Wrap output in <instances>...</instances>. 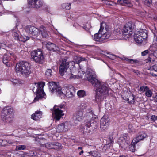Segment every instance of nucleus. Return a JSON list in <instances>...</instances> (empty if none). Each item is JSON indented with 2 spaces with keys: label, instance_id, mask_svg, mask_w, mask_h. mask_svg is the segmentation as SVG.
I'll list each match as a JSON object with an SVG mask.
<instances>
[{
  "label": "nucleus",
  "instance_id": "obj_1",
  "mask_svg": "<svg viewBox=\"0 0 157 157\" xmlns=\"http://www.w3.org/2000/svg\"><path fill=\"white\" fill-rule=\"evenodd\" d=\"M88 80L92 86L97 87L96 90L95 100L97 103L103 101L106 96L108 95L109 88L107 85L102 82H100L96 77L95 74L88 73L86 75Z\"/></svg>",
  "mask_w": 157,
  "mask_h": 157
},
{
  "label": "nucleus",
  "instance_id": "obj_2",
  "mask_svg": "<svg viewBox=\"0 0 157 157\" xmlns=\"http://www.w3.org/2000/svg\"><path fill=\"white\" fill-rule=\"evenodd\" d=\"M48 84L51 93H55L59 96H65L67 98H71L74 96L75 92L73 87L70 89H67V88L65 87L61 89L58 82H51Z\"/></svg>",
  "mask_w": 157,
  "mask_h": 157
},
{
  "label": "nucleus",
  "instance_id": "obj_3",
  "mask_svg": "<svg viewBox=\"0 0 157 157\" xmlns=\"http://www.w3.org/2000/svg\"><path fill=\"white\" fill-rule=\"evenodd\" d=\"M16 72L17 74H21L25 76H28L31 73V65L28 62L21 61L16 65Z\"/></svg>",
  "mask_w": 157,
  "mask_h": 157
},
{
  "label": "nucleus",
  "instance_id": "obj_4",
  "mask_svg": "<svg viewBox=\"0 0 157 157\" xmlns=\"http://www.w3.org/2000/svg\"><path fill=\"white\" fill-rule=\"evenodd\" d=\"M105 23H101V24L100 29L98 32L94 34V40L97 41L103 42L108 39L110 36L109 32L107 31L104 27L105 25Z\"/></svg>",
  "mask_w": 157,
  "mask_h": 157
},
{
  "label": "nucleus",
  "instance_id": "obj_5",
  "mask_svg": "<svg viewBox=\"0 0 157 157\" xmlns=\"http://www.w3.org/2000/svg\"><path fill=\"white\" fill-rule=\"evenodd\" d=\"M1 118L5 121L10 123L13 118V109L6 106L3 108L1 113Z\"/></svg>",
  "mask_w": 157,
  "mask_h": 157
},
{
  "label": "nucleus",
  "instance_id": "obj_6",
  "mask_svg": "<svg viewBox=\"0 0 157 157\" xmlns=\"http://www.w3.org/2000/svg\"><path fill=\"white\" fill-rule=\"evenodd\" d=\"M44 86V82H42L38 83L37 88L36 92V96L33 102H35L38 101L40 99L43 98H45V96H46V94L43 91V87Z\"/></svg>",
  "mask_w": 157,
  "mask_h": 157
},
{
  "label": "nucleus",
  "instance_id": "obj_7",
  "mask_svg": "<svg viewBox=\"0 0 157 157\" xmlns=\"http://www.w3.org/2000/svg\"><path fill=\"white\" fill-rule=\"evenodd\" d=\"M31 55L32 59L36 63L41 64L43 62L44 56L40 49L34 50L32 52Z\"/></svg>",
  "mask_w": 157,
  "mask_h": 157
},
{
  "label": "nucleus",
  "instance_id": "obj_8",
  "mask_svg": "<svg viewBox=\"0 0 157 157\" xmlns=\"http://www.w3.org/2000/svg\"><path fill=\"white\" fill-rule=\"evenodd\" d=\"M134 24L131 22H128L124 27L122 29V34L125 35L130 36L132 34V31L135 28Z\"/></svg>",
  "mask_w": 157,
  "mask_h": 157
},
{
  "label": "nucleus",
  "instance_id": "obj_9",
  "mask_svg": "<svg viewBox=\"0 0 157 157\" xmlns=\"http://www.w3.org/2000/svg\"><path fill=\"white\" fill-rule=\"evenodd\" d=\"M71 62L72 64L74 63L73 61L71 62L67 61V59L66 58L63 59L59 67V73L61 76L64 75V73H65L69 67V63Z\"/></svg>",
  "mask_w": 157,
  "mask_h": 157
},
{
  "label": "nucleus",
  "instance_id": "obj_10",
  "mask_svg": "<svg viewBox=\"0 0 157 157\" xmlns=\"http://www.w3.org/2000/svg\"><path fill=\"white\" fill-rule=\"evenodd\" d=\"M26 33L29 35L36 37L40 35V32L38 28L31 25L26 26L25 29Z\"/></svg>",
  "mask_w": 157,
  "mask_h": 157
},
{
  "label": "nucleus",
  "instance_id": "obj_11",
  "mask_svg": "<svg viewBox=\"0 0 157 157\" xmlns=\"http://www.w3.org/2000/svg\"><path fill=\"white\" fill-rule=\"evenodd\" d=\"M71 127L69 122H65L61 123L56 127V132L58 133L64 132L67 131Z\"/></svg>",
  "mask_w": 157,
  "mask_h": 157
},
{
  "label": "nucleus",
  "instance_id": "obj_12",
  "mask_svg": "<svg viewBox=\"0 0 157 157\" xmlns=\"http://www.w3.org/2000/svg\"><path fill=\"white\" fill-rule=\"evenodd\" d=\"M84 105V103H81L78 107V109L74 115V118L78 121H80L83 118V109L85 108Z\"/></svg>",
  "mask_w": 157,
  "mask_h": 157
},
{
  "label": "nucleus",
  "instance_id": "obj_13",
  "mask_svg": "<svg viewBox=\"0 0 157 157\" xmlns=\"http://www.w3.org/2000/svg\"><path fill=\"white\" fill-rule=\"evenodd\" d=\"M129 138L127 134H124L123 135L121 136L118 140V142L122 148H126L129 143Z\"/></svg>",
  "mask_w": 157,
  "mask_h": 157
},
{
  "label": "nucleus",
  "instance_id": "obj_14",
  "mask_svg": "<svg viewBox=\"0 0 157 157\" xmlns=\"http://www.w3.org/2000/svg\"><path fill=\"white\" fill-rule=\"evenodd\" d=\"M52 114L54 115V118L58 120L64 115L63 110L59 109V108H56L55 105L53 109H51Z\"/></svg>",
  "mask_w": 157,
  "mask_h": 157
},
{
  "label": "nucleus",
  "instance_id": "obj_15",
  "mask_svg": "<svg viewBox=\"0 0 157 157\" xmlns=\"http://www.w3.org/2000/svg\"><path fill=\"white\" fill-rule=\"evenodd\" d=\"M28 3L31 7L36 8H39L43 5L42 0H28Z\"/></svg>",
  "mask_w": 157,
  "mask_h": 157
},
{
  "label": "nucleus",
  "instance_id": "obj_16",
  "mask_svg": "<svg viewBox=\"0 0 157 157\" xmlns=\"http://www.w3.org/2000/svg\"><path fill=\"white\" fill-rule=\"evenodd\" d=\"M14 55L13 53L7 52L5 54L2 58L3 63L6 66H10V62L12 59V57H14Z\"/></svg>",
  "mask_w": 157,
  "mask_h": 157
},
{
  "label": "nucleus",
  "instance_id": "obj_17",
  "mask_svg": "<svg viewBox=\"0 0 157 157\" xmlns=\"http://www.w3.org/2000/svg\"><path fill=\"white\" fill-rule=\"evenodd\" d=\"M95 127H92L91 126L90 123H86L83 127L82 128L81 131L84 134L86 133H92Z\"/></svg>",
  "mask_w": 157,
  "mask_h": 157
},
{
  "label": "nucleus",
  "instance_id": "obj_18",
  "mask_svg": "<svg viewBox=\"0 0 157 157\" xmlns=\"http://www.w3.org/2000/svg\"><path fill=\"white\" fill-rule=\"evenodd\" d=\"M109 119L103 117L100 120V128L101 130H105L107 129L109 124Z\"/></svg>",
  "mask_w": 157,
  "mask_h": 157
},
{
  "label": "nucleus",
  "instance_id": "obj_19",
  "mask_svg": "<svg viewBox=\"0 0 157 157\" xmlns=\"http://www.w3.org/2000/svg\"><path fill=\"white\" fill-rule=\"evenodd\" d=\"M147 135L145 132L144 131L140 132L136 138L133 140V143H137L139 141L143 140L144 139L147 138Z\"/></svg>",
  "mask_w": 157,
  "mask_h": 157
},
{
  "label": "nucleus",
  "instance_id": "obj_20",
  "mask_svg": "<svg viewBox=\"0 0 157 157\" xmlns=\"http://www.w3.org/2000/svg\"><path fill=\"white\" fill-rule=\"evenodd\" d=\"M135 34L139 35V36L142 38V39L146 40H147L148 36L147 31L146 29H141L138 31H136Z\"/></svg>",
  "mask_w": 157,
  "mask_h": 157
},
{
  "label": "nucleus",
  "instance_id": "obj_21",
  "mask_svg": "<svg viewBox=\"0 0 157 157\" xmlns=\"http://www.w3.org/2000/svg\"><path fill=\"white\" fill-rule=\"evenodd\" d=\"M40 32V35L41 34L43 37L46 38L48 36V32L45 27L43 25L40 26L38 28Z\"/></svg>",
  "mask_w": 157,
  "mask_h": 157
},
{
  "label": "nucleus",
  "instance_id": "obj_22",
  "mask_svg": "<svg viewBox=\"0 0 157 157\" xmlns=\"http://www.w3.org/2000/svg\"><path fill=\"white\" fill-rule=\"evenodd\" d=\"M42 111L37 110L32 115L31 118L33 120L38 121L42 117Z\"/></svg>",
  "mask_w": 157,
  "mask_h": 157
},
{
  "label": "nucleus",
  "instance_id": "obj_23",
  "mask_svg": "<svg viewBox=\"0 0 157 157\" xmlns=\"http://www.w3.org/2000/svg\"><path fill=\"white\" fill-rule=\"evenodd\" d=\"M46 47L50 51H59V48L58 46L51 43H49L47 44Z\"/></svg>",
  "mask_w": 157,
  "mask_h": 157
},
{
  "label": "nucleus",
  "instance_id": "obj_24",
  "mask_svg": "<svg viewBox=\"0 0 157 157\" xmlns=\"http://www.w3.org/2000/svg\"><path fill=\"white\" fill-rule=\"evenodd\" d=\"M126 96L125 100L130 104H134L135 101L133 95L129 92L126 93Z\"/></svg>",
  "mask_w": 157,
  "mask_h": 157
},
{
  "label": "nucleus",
  "instance_id": "obj_25",
  "mask_svg": "<svg viewBox=\"0 0 157 157\" xmlns=\"http://www.w3.org/2000/svg\"><path fill=\"white\" fill-rule=\"evenodd\" d=\"M117 3L123 6L131 7L132 6L130 2L128 0H117Z\"/></svg>",
  "mask_w": 157,
  "mask_h": 157
},
{
  "label": "nucleus",
  "instance_id": "obj_26",
  "mask_svg": "<svg viewBox=\"0 0 157 157\" xmlns=\"http://www.w3.org/2000/svg\"><path fill=\"white\" fill-rule=\"evenodd\" d=\"M86 123L90 124L91 126H92V127H95H95H97L98 124V119L96 117H92L90 121Z\"/></svg>",
  "mask_w": 157,
  "mask_h": 157
},
{
  "label": "nucleus",
  "instance_id": "obj_27",
  "mask_svg": "<svg viewBox=\"0 0 157 157\" xmlns=\"http://www.w3.org/2000/svg\"><path fill=\"white\" fill-rule=\"evenodd\" d=\"M142 38L139 36V35H137L135 34L134 35V39L135 41L139 44H140L143 43L144 44L146 40L142 39Z\"/></svg>",
  "mask_w": 157,
  "mask_h": 157
},
{
  "label": "nucleus",
  "instance_id": "obj_28",
  "mask_svg": "<svg viewBox=\"0 0 157 157\" xmlns=\"http://www.w3.org/2000/svg\"><path fill=\"white\" fill-rule=\"evenodd\" d=\"M90 155H88V156H92L93 157H100V154L99 152L96 151H94L88 152Z\"/></svg>",
  "mask_w": 157,
  "mask_h": 157
},
{
  "label": "nucleus",
  "instance_id": "obj_29",
  "mask_svg": "<svg viewBox=\"0 0 157 157\" xmlns=\"http://www.w3.org/2000/svg\"><path fill=\"white\" fill-rule=\"evenodd\" d=\"M123 60H125L127 62L130 63L132 64L136 63H138V60L136 59H129L125 57H123L122 59Z\"/></svg>",
  "mask_w": 157,
  "mask_h": 157
},
{
  "label": "nucleus",
  "instance_id": "obj_30",
  "mask_svg": "<svg viewBox=\"0 0 157 157\" xmlns=\"http://www.w3.org/2000/svg\"><path fill=\"white\" fill-rule=\"evenodd\" d=\"M53 148L54 149L58 150L61 148V144L59 143H53Z\"/></svg>",
  "mask_w": 157,
  "mask_h": 157
},
{
  "label": "nucleus",
  "instance_id": "obj_31",
  "mask_svg": "<svg viewBox=\"0 0 157 157\" xmlns=\"http://www.w3.org/2000/svg\"><path fill=\"white\" fill-rule=\"evenodd\" d=\"M29 39V37L25 35L21 36L19 37L18 41L24 42L28 40Z\"/></svg>",
  "mask_w": 157,
  "mask_h": 157
},
{
  "label": "nucleus",
  "instance_id": "obj_32",
  "mask_svg": "<svg viewBox=\"0 0 157 157\" xmlns=\"http://www.w3.org/2000/svg\"><path fill=\"white\" fill-rule=\"evenodd\" d=\"M26 148V146L24 145H20L16 147L15 150L16 151L25 150Z\"/></svg>",
  "mask_w": 157,
  "mask_h": 157
},
{
  "label": "nucleus",
  "instance_id": "obj_33",
  "mask_svg": "<svg viewBox=\"0 0 157 157\" xmlns=\"http://www.w3.org/2000/svg\"><path fill=\"white\" fill-rule=\"evenodd\" d=\"M112 147V145L110 143H108L105 145L103 147V150L105 151L106 150H108L109 149Z\"/></svg>",
  "mask_w": 157,
  "mask_h": 157
},
{
  "label": "nucleus",
  "instance_id": "obj_34",
  "mask_svg": "<svg viewBox=\"0 0 157 157\" xmlns=\"http://www.w3.org/2000/svg\"><path fill=\"white\" fill-rule=\"evenodd\" d=\"M69 75L67 78H69L70 79H75V78H78L80 77V76L79 75H74L72 74H70L68 75Z\"/></svg>",
  "mask_w": 157,
  "mask_h": 157
},
{
  "label": "nucleus",
  "instance_id": "obj_35",
  "mask_svg": "<svg viewBox=\"0 0 157 157\" xmlns=\"http://www.w3.org/2000/svg\"><path fill=\"white\" fill-rule=\"evenodd\" d=\"M137 143H133L132 141V142L131 145L129 146V149L130 151L132 152H134L135 150V144Z\"/></svg>",
  "mask_w": 157,
  "mask_h": 157
},
{
  "label": "nucleus",
  "instance_id": "obj_36",
  "mask_svg": "<svg viewBox=\"0 0 157 157\" xmlns=\"http://www.w3.org/2000/svg\"><path fill=\"white\" fill-rule=\"evenodd\" d=\"M62 6L63 8L66 10H69L71 7V5L70 3H63L62 4Z\"/></svg>",
  "mask_w": 157,
  "mask_h": 157
},
{
  "label": "nucleus",
  "instance_id": "obj_37",
  "mask_svg": "<svg viewBox=\"0 0 157 157\" xmlns=\"http://www.w3.org/2000/svg\"><path fill=\"white\" fill-rule=\"evenodd\" d=\"M12 36L15 39L17 40H18L19 39V35L16 32V31L14 30L13 31Z\"/></svg>",
  "mask_w": 157,
  "mask_h": 157
},
{
  "label": "nucleus",
  "instance_id": "obj_38",
  "mask_svg": "<svg viewBox=\"0 0 157 157\" xmlns=\"http://www.w3.org/2000/svg\"><path fill=\"white\" fill-rule=\"evenodd\" d=\"M52 71L51 69H48L45 72V75L48 78L50 77L52 75Z\"/></svg>",
  "mask_w": 157,
  "mask_h": 157
},
{
  "label": "nucleus",
  "instance_id": "obj_39",
  "mask_svg": "<svg viewBox=\"0 0 157 157\" xmlns=\"http://www.w3.org/2000/svg\"><path fill=\"white\" fill-rule=\"evenodd\" d=\"M149 88L147 86H142L140 87L139 90L141 92H145L148 90Z\"/></svg>",
  "mask_w": 157,
  "mask_h": 157
},
{
  "label": "nucleus",
  "instance_id": "obj_40",
  "mask_svg": "<svg viewBox=\"0 0 157 157\" xmlns=\"http://www.w3.org/2000/svg\"><path fill=\"white\" fill-rule=\"evenodd\" d=\"M53 143H47L43 145V147L45 146L48 149H52Z\"/></svg>",
  "mask_w": 157,
  "mask_h": 157
},
{
  "label": "nucleus",
  "instance_id": "obj_41",
  "mask_svg": "<svg viewBox=\"0 0 157 157\" xmlns=\"http://www.w3.org/2000/svg\"><path fill=\"white\" fill-rule=\"evenodd\" d=\"M78 95L80 97H82L85 95V92L83 90H80L77 92Z\"/></svg>",
  "mask_w": 157,
  "mask_h": 157
},
{
  "label": "nucleus",
  "instance_id": "obj_42",
  "mask_svg": "<svg viewBox=\"0 0 157 157\" xmlns=\"http://www.w3.org/2000/svg\"><path fill=\"white\" fill-rule=\"evenodd\" d=\"M152 94V93L151 91L149 90V89L148 88V90H147L145 92V95L148 97H151Z\"/></svg>",
  "mask_w": 157,
  "mask_h": 157
},
{
  "label": "nucleus",
  "instance_id": "obj_43",
  "mask_svg": "<svg viewBox=\"0 0 157 157\" xmlns=\"http://www.w3.org/2000/svg\"><path fill=\"white\" fill-rule=\"evenodd\" d=\"M113 133H110L108 136V139L109 140V143H110L112 144L113 142Z\"/></svg>",
  "mask_w": 157,
  "mask_h": 157
},
{
  "label": "nucleus",
  "instance_id": "obj_44",
  "mask_svg": "<svg viewBox=\"0 0 157 157\" xmlns=\"http://www.w3.org/2000/svg\"><path fill=\"white\" fill-rule=\"evenodd\" d=\"M10 81L14 85H16L19 83L18 80L12 78Z\"/></svg>",
  "mask_w": 157,
  "mask_h": 157
},
{
  "label": "nucleus",
  "instance_id": "obj_45",
  "mask_svg": "<svg viewBox=\"0 0 157 157\" xmlns=\"http://www.w3.org/2000/svg\"><path fill=\"white\" fill-rule=\"evenodd\" d=\"M144 2L146 5L149 6L152 3V0H145Z\"/></svg>",
  "mask_w": 157,
  "mask_h": 157
},
{
  "label": "nucleus",
  "instance_id": "obj_46",
  "mask_svg": "<svg viewBox=\"0 0 157 157\" xmlns=\"http://www.w3.org/2000/svg\"><path fill=\"white\" fill-rule=\"evenodd\" d=\"M114 32L117 35H119L121 33V29L120 28L115 29L114 30Z\"/></svg>",
  "mask_w": 157,
  "mask_h": 157
},
{
  "label": "nucleus",
  "instance_id": "obj_47",
  "mask_svg": "<svg viewBox=\"0 0 157 157\" xmlns=\"http://www.w3.org/2000/svg\"><path fill=\"white\" fill-rule=\"evenodd\" d=\"M150 69L151 70L157 72V65H155L151 66L150 67Z\"/></svg>",
  "mask_w": 157,
  "mask_h": 157
},
{
  "label": "nucleus",
  "instance_id": "obj_48",
  "mask_svg": "<svg viewBox=\"0 0 157 157\" xmlns=\"http://www.w3.org/2000/svg\"><path fill=\"white\" fill-rule=\"evenodd\" d=\"M80 58L81 57H76L75 58V59L76 60L77 63L78 64L80 62Z\"/></svg>",
  "mask_w": 157,
  "mask_h": 157
},
{
  "label": "nucleus",
  "instance_id": "obj_49",
  "mask_svg": "<svg viewBox=\"0 0 157 157\" xmlns=\"http://www.w3.org/2000/svg\"><path fill=\"white\" fill-rule=\"evenodd\" d=\"M149 53V50H147L142 52H141V55L142 56H144Z\"/></svg>",
  "mask_w": 157,
  "mask_h": 157
},
{
  "label": "nucleus",
  "instance_id": "obj_50",
  "mask_svg": "<svg viewBox=\"0 0 157 157\" xmlns=\"http://www.w3.org/2000/svg\"><path fill=\"white\" fill-rule=\"evenodd\" d=\"M107 57L111 59H114L116 58L115 56L113 55H109Z\"/></svg>",
  "mask_w": 157,
  "mask_h": 157
},
{
  "label": "nucleus",
  "instance_id": "obj_51",
  "mask_svg": "<svg viewBox=\"0 0 157 157\" xmlns=\"http://www.w3.org/2000/svg\"><path fill=\"white\" fill-rule=\"evenodd\" d=\"M129 132H135V130L133 128H132V125H129Z\"/></svg>",
  "mask_w": 157,
  "mask_h": 157
},
{
  "label": "nucleus",
  "instance_id": "obj_52",
  "mask_svg": "<svg viewBox=\"0 0 157 157\" xmlns=\"http://www.w3.org/2000/svg\"><path fill=\"white\" fill-rule=\"evenodd\" d=\"M157 117L154 115H153L151 116V119L152 121H155L157 119Z\"/></svg>",
  "mask_w": 157,
  "mask_h": 157
},
{
  "label": "nucleus",
  "instance_id": "obj_53",
  "mask_svg": "<svg viewBox=\"0 0 157 157\" xmlns=\"http://www.w3.org/2000/svg\"><path fill=\"white\" fill-rule=\"evenodd\" d=\"M147 63L148 62H152V61H154V60H153V59L151 60V58L150 57H149L148 58V59H147Z\"/></svg>",
  "mask_w": 157,
  "mask_h": 157
},
{
  "label": "nucleus",
  "instance_id": "obj_54",
  "mask_svg": "<svg viewBox=\"0 0 157 157\" xmlns=\"http://www.w3.org/2000/svg\"><path fill=\"white\" fill-rule=\"evenodd\" d=\"M70 74H68L67 73H66L65 74L64 73V75L65 77L66 78V79H69V78H67V77L69 76L68 75H69Z\"/></svg>",
  "mask_w": 157,
  "mask_h": 157
},
{
  "label": "nucleus",
  "instance_id": "obj_55",
  "mask_svg": "<svg viewBox=\"0 0 157 157\" xmlns=\"http://www.w3.org/2000/svg\"><path fill=\"white\" fill-rule=\"evenodd\" d=\"M58 108H59V109H63L64 108L63 105H59Z\"/></svg>",
  "mask_w": 157,
  "mask_h": 157
},
{
  "label": "nucleus",
  "instance_id": "obj_56",
  "mask_svg": "<svg viewBox=\"0 0 157 157\" xmlns=\"http://www.w3.org/2000/svg\"><path fill=\"white\" fill-rule=\"evenodd\" d=\"M80 62H81L82 61H84L86 60V59L85 58L83 57H81L80 58Z\"/></svg>",
  "mask_w": 157,
  "mask_h": 157
},
{
  "label": "nucleus",
  "instance_id": "obj_57",
  "mask_svg": "<svg viewBox=\"0 0 157 157\" xmlns=\"http://www.w3.org/2000/svg\"><path fill=\"white\" fill-rule=\"evenodd\" d=\"M153 48L152 47H150L149 48V50L151 51L152 52H155V50H153L152 49Z\"/></svg>",
  "mask_w": 157,
  "mask_h": 157
},
{
  "label": "nucleus",
  "instance_id": "obj_58",
  "mask_svg": "<svg viewBox=\"0 0 157 157\" xmlns=\"http://www.w3.org/2000/svg\"><path fill=\"white\" fill-rule=\"evenodd\" d=\"M133 71L134 73H136V74H137V73H139V71L138 70H133Z\"/></svg>",
  "mask_w": 157,
  "mask_h": 157
},
{
  "label": "nucleus",
  "instance_id": "obj_59",
  "mask_svg": "<svg viewBox=\"0 0 157 157\" xmlns=\"http://www.w3.org/2000/svg\"><path fill=\"white\" fill-rule=\"evenodd\" d=\"M0 145H2V146H3L4 145V144H2V143L3 141H3L2 140H0Z\"/></svg>",
  "mask_w": 157,
  "mask_h": 157
},
{
  "label": "nucleus",
  "instance_id": "obj_60",
  "mask_svg": "<svg viewBox=\"0 0 157 157\" xmlns=\"http://www.w3.org/2000/svg\"><path fill=\"white\" fill-rule=\"evenodd\" d=\"M7 142L9 144H13L14 143V142H12L10 140H9Z\"/></svg>",
  "mask_w": 157,
  "mask_h": 157
},
{
  "label": "nucleus",
  "instance_id": "obj_61",
  "mask_svg": "<svg viewBox=\"0 0 157 157\" xmlns=\"http://www.w3.org/2000/svg\"><path fill=\"white\" fill-rule=\"evenodd\" d=\"M83 153V150L81 151L79 153V154L81 155L82 153Z\"/></svg>",
  "mask_w": 157,
  "mask_h": 157
},
{
  "label": "nucleus",
  "instance_id": "obj_62",
  "mask_svg": "<svg viewBox=\"0 0 157 157\" xmlns=\"http://www.w3.org/2000/svg\"><path fill=\"white\" fill-rule=\"evenodd\" d=\"M82 147H78V149H82Z\"/></svg>",
  "mask_w": 157,
  "mask_h": 157
},
{
  "label": "nucleus",
  "instance_id": "obj_63",
  "mask_svg": "<svg viewBox=\"0 0 157 157\" xmlns=\"http://www.w3.org/2000/svg\"><path fill=\"white\" fill-rule=\"evenodd\" d=\"M155 98L157 100L156 102H157V95L156 96H155Z\"/></svg>",
  "mask_w": 157,
  "mask_h": 157
},
{
  "label": "nucleus",
  "instance_id": "obj_64",
  "mask_svg": "<svg viewBox=\"0 0 157 157\" xmlns=\"http://www.w3.org/2000/svg\"><path fill=\"white\" fill-rule=\"evenodd\" d=\"M135 0L137 2L139 3V2L140 0Z\"/></svg>",
  "mask_w": 157,
  "mask_h": 157
}]
</instances>
